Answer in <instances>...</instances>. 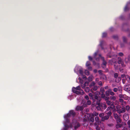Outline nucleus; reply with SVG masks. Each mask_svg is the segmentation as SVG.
I'll return each instance as SVG.
<instances>
[{
    "label": "nucleus",
    "instance_id": "obj_1",
    "mask_svg": "<svg viewBox=\"0 0 130 130\" xmlns=\"http://www.w3.org/2000/svg\"><path fill=\"white\" fill-rule=\"evenodd\" d=\"M97 92H95L94 93H89V95L91 99H92L93 102H95L96 100V104L98 106H96V108L98 111H103L105 109L107 108L106 104L105 103H100L101 99L100 97H98V95L99 94Z\"/></svg>",
    "mask_w": 130,
    "mask_h": 130
},
{
    "label": "nucleus",
    "instance_id": "obj_2",
    "mask_svg": "<svg viewBox=\"0 0 130 130\" xmlns=\"http://www.w3.org/2000/svg\"><path fill=\"white\" fill-rule=\"evenodd\" d=\"M76 115V113L73 110H70L69 113L64 116V118L67 122H69V120L68 119L71 115L74 116Z\"/></svg>",
    "mask_w": 130,
    "mask_h": 130
},
{
    "label": "nucleus",
    "instance_id": "obj_3",
    "mask_svg": "<svg viewBox=\"0 0 130 130\" xmlns=\"http://www.w3.org/2000/svg\"><path fill=\"white\" fill-rule=\"evenodd\" d=\"M106 103L108 105H110L111 106H110V107H108L107 108V110L109 109V108H111V109H112L114 108L115 106L114 104L111 103V102L110 101H109V100L106 101Z\"/></svg>",
    "mask_w": 130,
    "mask_h": 130
},
{
    "label": "nucleus",
    "instance_id": "obj_4",
    "mask_svg": "<svg viewBox=\"0 0 130 130\" xmlns=\"http://www.w3.org/2000/svg\"><path fill=\"white\" fill-rule=\"evenodd\" d=\"M102 60L103 61V63L102 64V66L103 68L105 69L106 67L107 62L105 60L104 57H102Z\"/></svg>",
    "mask_w": 130,
    "mask_h": 130
},
{
    "label": "nucleus",
    "instance_id": "obj_5",
    "mask_svg": "<svg viewBox=\"0 0 130 130\" xmlns=\"http://www.w3.org/2000/svg\"><path fill=\"white\" fill-rule=\"evenodd\" d=\"M117 62V60L115 58H112L109 61V63L111 64L112 63H116Z\"/></svg>",
    "mask_w": 130,
    "mask_h": 130
},
{
    "label": "nucleus",
    "instance_id": "obj_6",
    "mask_svg": "<svg viewBox=\"0 0 130 130\" xmlns=\"http://www.w3.org/2000/svg\"><path fill=\"white\" fill-rule=\"evenodd\" d=\"M84 107L83 106H77L75 108V110L77 111L79 110L82 111L84 109Z\"/></svg>",
    "mask_w": 130,
    "mask_h": 130
},
{
    "label": "nucleus",
    "instance_id": "obj_7",
    "mask_svg": "<svg viewBox=\"0 0 130 130\" xmlns=\"http://www.w3.org/2000/svg\"><path fill=\"white\" fill-rule=\"evenodd\" d=\"M124 90L126 91L130 92V85H126L124 88Z\"/></svg>",
    "mask_w": 130,
    "mask_h": 130
},
{
    "label": "nucleus",
    "instance_id": "obj_8",
    "mask_svg": "<svg viewBox=\"0 0 130 130\" xmlns=\"http://www.w3.org/2000/svg\"><path fill=\"white\" fill-rule=\"evenodd\" d=\"M125 62L126 63H130V55H128L127 58H125Z\"/></svg>",
    "mask_w": 130,
    "mask_h": 130
},
{
    "label": "nucleus",
    "instance_id": "obj_9",
    "mask_svg": "<svg viewBox=\"0 0 130 130\" xmlns=\"http://www.w3.org/2000/svg\"><path fill=\"white\" fill-rule=\"evenodd\" d=\"M109 117L108 116H106L103 117V118H102L101 119V121H104L105 120H107L109 118Z\"/></svg>",
    "mask_w": 130,
    "mask_h": 130
},
{
    "label": "nucleus",
    "instance_id": "obj_10",
    "mask_svg": "<svg viewBox=\"0 0 130 130\" xmlns=\"http://www.w3.org/2000/svg\"><path fill=\"white\" fill-rule=\"evenodd\" d=\"M118 63L119 64H122L123 63V61L121 58L118 57Z\"/></svg>",
    "mask_w": 130,
    "mask_h": 130
},
{
    "label": "nucleus",
    "instance_id": "obj_11",
    "mask_svg": "<svg viewBox=\"0 0 130 130\" xmlns=\"http://www.w3.org/2000/svg\"><path fill=\"white\" fill-rule=\"evenodd\" d=\"M105 43V42L103 41H102L100 42V45L101 47V48L102 50L104 49V48L103 46V45Z\"/></svg>",
    "mask_w": 130,
    "mask_h": 130
},
{
    "label": "nucleus",
    "instance_id": "obj_12",
    "mask_svg": "<svg viewBox=\"0 0 130 130\" xmlns=\"http://www.w3.org/2000/svg\"><path fill=\"white\" fill-rule=\"evenodd\" d=\"M97 124L96 123H95L94 124V125L95 127V128L96 130H100V127L99 126L97 125Z\"/></svg>",
    "mask_w": 130,
    "mask_h": 130
},
{
    "label": "nucleus",
    "instance_id": "obj_13",
    "mask_svg": "<svg viewBox=\"0 0 130 130\" xmlns=\"http://www.w3.org/2000/svg\"><path fill=\"white\" fill-rule=\"evenodd\" d=\"M125 111H128L130 109V107L128 105H127L125 106Z\"/></svg>",
    "mask_w": 130,
    "mask_h": 130
},
{
    "label": "nucleus",
    "instance_id": "obj_14",
    "mask_svg": "<svg viewBox=\"0 0 130 130\" xmlns=\"http://www.w3.org/2000/svg\"><path fill=\"white\" fill-rule=\"evenodd\" d=\"M95 121L96 122L95 123H96L97 124H98L99 122V117L98 116L95 117Z\"/></svg>",
    "mask_w": 130,
    "mask_h": 130
},
{
    "label": "nucleus",
    "instance_id": "obj_15",
    "mask_svg": "<svg viewBox=\"0 0 130 130\" xmlns=\"http://www.w3.org/2000/svg\"><path fill=\"white\" fill-rule=\"evenodd\" d=\"M98 88V87L96 86H95L91 88V90L92 89L94 91L97 90Z\"/></svg>",
    "mask_w": 130,
    "mask_h": 130
},
{
    "label": "nucleus",
    "instance_id": "obj_16",
    "mask_svg": "<svg viewBox=\"0 0 130 130\" xmlns=\"http://www.w3.org/2000/svg\"><path fill=\"white\" fill-rule=\"evenodd\" d=\"M122 126V124L119 123H117L116 125V128H121Z\"/></svg>",
    "mask_w": 130,
    "mask_h": 130
},
{
    "label": "nucleus",
    "instance_id": "obj_17",
    "mask_svg": "<svg viewBox=\"0 0 130 130\" xmlns=\"http://www.w3.org/2000/svg\"><path fill=\"white\" fill-rule=\"evenodd\" d=\"M110 99L111 100L115 101L116 100V98L115 96H112L110 97Z\"/></svg>",
    "mask_w": 130,
    "mask_h": 130
},
{
    "label": "nucleus",
    "instance_id": "obj_18",
    "mask_svg": "<svg viewBox=\"0 0 130 130\" xmlns=\"http://www.w3.org/2000/svg\"><path fill=\"white\" fill-rule=\"evenodd\" d=\"M113 116L115 119L116 120L120 117L117 114L115 113L113 114Z\"/></svg>",
    "mask_w": 130,
    "mask_h": 130
},
{
    "label": "nucleus",
    "instance_id": "obj_19",
    "mask_svg": "<svg viewBox=\"0 0 130 130\" xmlns=\"http://www.w3.org/2000/svg\"><path fill=\"white\" fill-rule=\"evenodd\" d=\"M85 90L86 92H89L90 91V89L89 87H86L85 88Z\"/></svg>",
    "mask_w": 130,
    "mask_h": 130
},
{
    "label": "nucleus",
    "instance_id": "obj_20",
    "mask_svg": "<svg viewBox=\"0 0 130 130\" xmlns=\"http://www.w3.org/2000/svg\"><path fill=\"white\" fill-rule=\"evenodd\" d=\"M123 39L124 43H127V39L125 37H123Z\"/></svg>",
    "mask_w": 130,
    "mask_h": 130
},
{
    "label": "nucleus",
    "instance_id": "obj_21",
    "mask_svg": "<svg viewBox=\"0 0 130 130\" xmlns=\"http://www.w3.org/2000/svg\"><path fill=\"white\" fill-rule=\"evenodd\" d=\"M116 121L117 123H121L122 122V120L120 119V117L117 119Z\"/></svg>",
    "mask_w": 130,
    "mask_h": 130
},
{
    "label": "nucleus",
    "instance_id": "obj_22",
    "mask_svg": "<svg viewBox=\"0 0 130 130\" xmlns=\"http://www.w3.org/2000/svg\"><path fill=\"white\" fill-rule=\"evenodd\" d=\"M121 109L123 113L125 112V107L124 106L121 107Z\"/></svg>",
    "mask_w": 130,
    "mask_h": 130
},
{
    "label": "nucleus",
    "instance_id": "obj_23",
    "mask_svg": "<svg viewBox=\"0 0 130 130\" xmlns=\"http://www.w3.org/2000/svg\"><path fill=\"white\" fill-rule=\"evenodd\" d=\"M80 124L79 123H78L77 125L75 126L74 129L75 130H76L78 127H80Z\"/></svg>",
    "mask_w": 130,
    "mask_h": 130
},
{
    "label": "nucleus",
    "instance_id": "obj_24",
    "mask_svg": "<svg viewBox=\"0 0 130 130\" xmlns=\"http://www.w3.org/2000/svg\"><path fill=\"white\" fill-rule=\"evenodd\" d=\"M95 83L94 82H92L91 83V84L90 86V88H91V87L95 86Z\"/></svg>",
    "mask_w": 130,
    "mask_h": 130
},
{
    "label": "nucleus",
    "instance_id": "obj_25",
    "mask_svg": "<svg viewBox=\"0 0 130 130\" xmlns=\"http://www.w3.org/2000/svg\"><path fill=\"white\" fill-rule=\"evenodd\" d=\"M88 82H86L84 83V84L83 86H82V88H84L85 87L88 85Z\"/></svg>",
    "mask_w": 130,
    "mask_h": 130
},
{
    "label": "nucleus",
    "instance_id": "obj_26",
    "mask_svg": "<svg viewBox=\"0 0 130 130\" xmlns=\"http://www.w3.org/2000/svg\"><path fill=\"white\" fill-rule=\"evenodd\" d=\"M126 96L125 95H123L122 94H120L119 95V97L120 98H124L125 96Z\"/></svg>",
    "mask_w": 130,
    "mask_h": 130
},
{
    "label": "nucleus",
    "instance_id": "obj_27",
    "mask_svg": "<svg viewBox=\"0 0 130 130\" xmlns=\"http://www.w3.org/2000/svg\"><path fill=\"white\" fill-rule=\"evenodd\" d=\"M101 77L102 78L104 79H106V75L104 74H102L101 76Z\"/></svg>",
    "mask_w": 130,
    "mask_h": 130
},
{
    "label": "nucleus",
    "instance_id": "obj_28",
    "mask_svg": "<svg viewBox=\"0 0 130 130\" xmlns=\"http://www.w3.org/2000/svg\"><path fill=\"white\" fill-rule=\"evenodd\" d=\"M126 78L128 82H130V77L128 75H127L126 77Z\"/></svg>",
    "mask_w": 130,
    "mask_h": 130
},
{
    "label": "nucleus",
    "instance_id": "obj_29",
    "mask_svg": "<svg viewBox=\"0 0 130 130\" xmlns=\"http://www.w3.org/2000/svg\"><path fill=\"white\" fill-rule=\"evenodd\" d=\"M85 74L86 75H89V71L87 70H85Z\"/></svg>",
    "mask_w": 130,
    "mask_h": 130
},
{
    "label": "nucleus",
    "instance_id": "obj_30",
    "mask_svg": "<svg viewBox=\"0 0 130 130\" xmlns=\"http://www.w3.org/2000/svg\"><path fill=\"white\" fill-rule=\"evenodd\" d=\"M105 94L104 93H103V92L102 93L101 95V97L103 98L104 99L105 97Z\"/></svg>",
    "mask_w": 130,
    "mask_h": 130
},
{
    "label": "nucleus",
    "instance_id": "obj_31",
    "mask_svg": "<svg viewBox=\"0 0 130 130\" xmlns=\"http://www.w3.org/2000/svg\"><path fill=\"white\" fill-rule=\"evenodd\" d=\"M90 62L89 61H87L86 63V66L87 67H88L90 65Z\"/></svg>",
    "mask_w": 130,
    "mask_h": 130
},
{
    "label": "nucleus",
    "instance_id": "obj_32",
    "mask_svg": "<svg viewBox=\"0 0 130 130\" xmlns=\"http://www.w3.org/2000/svg\"><path fill=\"white\" fill-rule=\"evenodd\" d=\"M127 104V102L126 101H124L121 104V105L123 106H125Z\"/></svg>",
    "mask_w": 130,
    "mask_h": 130
},
{
    "label": "nucleus",
    "instance_id": "obj_33",
    "mask_svg": "<svg viewBox=\"0 0 130 130\" xmlns=\"http://www.w3.org/2000/svg\"><path fill=\"white\" fill-rule=\"evenodd\" d=\"M105 95L107 96H109L110 95V92L107 90L105 92Z\"/></svg>",
    "mask_w": 130,
    "mask_h": 130
},
{
    "label": "nucleus",
    "instance_id": "obj_34",
    "mask_svg": "<svg viewBox=\"0 0 130 130\" xmlns=\"http://www.w3.org/2000/svg\"><path fill=\"white\" fill-rule=\"evenodd\" d=\"M129 10V8L128 7L127 5H126L124 9V11H126L128 10Z\"/></svg>",
    "mask_w": 130,
    "mask_h": 130
},
{
    "label": "nucleus",
    "instance_id": "obj_35",
    "mask_svg": "<svg viewBox=\"0 0 130 130\" xmlns=\"http://www.w3.org/2000/svg\"><path fill=\"white\" fill-rule=\"evenodd\" d=\"M104 115V114L103 113H101L99 114V116L100 117L102 118H103Z\"/></svg>",
    "mask_w": 130,
    "mask_h": 130
},
{
    "label": "nucleus",
    "instance_id": "obj_36",
    "mask_svg": "<svg viewBox=\"0 0 130 130\" xmlns=\"http://www.w3.org/2000/svg\"><path fill=\"white\" fill-rule=\"evenodd\" d=\"M76 90H80V91L81 90V91H82V89H81L80 87L79 86H78L77 87H76Z\"/></svg>",
    "mask_w": 130,
    "mask_h": 130
},
{
    "label": "nucleus",
    "instance_id": "obj_37",
    "mask_svg": "<svg viewBox=\"0 0 130 130\" xmlns=\"http://www.w3.org/2000/svg\"><path fill=\"white\" fill-rule=\"evenodd\" d=\"M106 114L107 115V116H108L109 117V116H110L111 114V112L110 111H109L107 112Z\"/></svg>",
    "mask_w": 130,
    "mask_h": 130
},
{
    "label": "nucleus",
    "instance_id": "obj_38",
    "mask_svg": "<svg viewBox=\"0 0 130 130\" xmlns=\"http://www.w3.org/2000/svg\"><path fill=\"white\" fill-rule=\"evenodd\" d=\"M104 99L106 101H108L110 99V97L109 98L108 96H105V98H104Z\"/></svg>",
    "mask_w": 130,
    "mask_h": 130
},
{
    "label": "nucleus",
    "instance_id": "obj_39",
    "mask_svg": "<svg viewBox=\"0 0 130 130\" xmlns=\"http://www.w3.org/2000/svg\"><path fill=\"white\" fill-rule=\"evenodd\" d=\"M65 127L64 128V130H68V129L69 127V126L66 125H65Z\"/></svg>",
    "mask_w": 130,
    "mask_h": 130
},
{
    "label": "nucleus",
    "instance_id": "obj_40",
    "mask_svg": "<svg viewBox=\"0 0 130 130\" xmlns=\"http://www.w3.org/2000/svg\"><path fill=\"white\" fill-rule=\"evenodd\" d=\"M76 88L75 87H73V88H72V91H73V92L74 93L76 91Z\"/></svg>",
    "mask_w": 130,
    "mask_h": 130
},
{
    "label": "nucleus",
    "instance_id": "obj_41",
    "mask_svg": "<svg viewBox=\"0 0 130 130\" xmlns=\"http://www.w3.org/2000/svg\"><path fill=\"white\" fill-rule=\"evenodd\" d=\"M118 55L122 57L124 56L122 52L119 53L118 54Z\"/></svg>",
    "mask_w": 130,
    "mask_h": 130
},
{
    "label": "nucleus",
    "instance_id": "obj_42",
    "mask_svg": "<svg viewBox=\"0 0 130 130\" xmlns=\"http://www.w3.org/2000/svg\"><path fill=\"white\" fill-rule=\"evenodd\" d=\"M107 36V33L105 32H104L102 34V37H105Z\"/></svg>",
    "mask_w": 130,
    "mask_h": 130
},
{
    "label": "nucleus",
    "instance_id": "obj_43",
    "mask_svg": "<svg viewBox=\"0 0 130 130\" xmlns=\"http://www.w3.org/2000/svg\"><path fill=\"white\" fill-rule=\"evenodd\" d=\"M90 120L92 122H93L94 121V118L93 117H92L90 118Z\"/></svg>",
    "mask_w": 130,
    "mask_h": 130
},
{
    "label": "nucleus",
    "instance_id": "obj_44",
    "mask_svg": "<svg viewBox=\"0 0 130 130\" xmlns=\"http://www.w3.org/2000/svg\"><path fill=\"white\" fill-rule=\"evenodd\" d=\"M117 111L118 113L119 114L123 113L121 111V110L120 109H117Z\"/></svg>",
    "mask_w": 130,
    "mask_h": 130
},
{
    "label": "nucleus",
    "instance_id": "obj_45",
    "mask_svg": "<svg viewBox=\"0 0 130 130\" xmlns=\"http://www.w3.org/2000/svg\"><path fill=\"white\" fill-rule=\"evenodd\" d=\"M125 43H120V46L121 47H123L125 46Z\"/></svg>",
    "mask_w": 130,
    "mask_h": 130
},
{
    "label": "nucleus",
    "instance_id": "obj_46",
    "mask_svg": "<svg viewBox=\"0 0 130 130\" xmlns=\"http://www.w3.org/2000/svg\"><path fill=\"white\" fill-rule=\"evenodd\" d=\"M87 105H90L91 104V102L90 101L88 100L87 101Z\"/></svg>",
    "mask_w": 130,
    "mask_h": 130
},
{
    "label": "nucleus",
    "instance_id": "obj_47",
    "mask_svg": "<svg viewBox=\"0 0 130 130\" xmlns=\"http://www.w3.org/2000/svg\"><path fill=\"white\" fill-rule=\"evenodd\" d=\"M124 101L123 99H122L120 98L119 99V101L120 103H122Z\"/></svg>",
    "mask_w": 130,
    "mask_h": 130
},
{
    "label": "nucleus",
    "instance_id": "obj_48",
    "mask_svg": "<svg viewBox=\"0 0 130 130\" xmlns=\"http://www.w3.org/2000/svg\"><path fill=\"white\" fill-rule=\"evenodd\" d=\"M113 38L117 40L118 39V36L117 35H114L113 36Z\"/></svg>",
    "mask_w": 130,
    "mask_h": 130
},
{
    "label": "nucleus",
    "instance_id": "obj_49",
    "mask_svg": "<svg viewBox=\"0 0 130 130\" xmlns=\"http://www.w3.org/2000/svg\"><path fill=\"white\" fill-rule=\"evenodd\" d=\"M98 84L100 86H102V83L101 81H99L98 83Z\"/></svg>",
    "mask_w": 130,
    "mask_h": 130
},
{
    "label": "nucleus",
    "instance_id": "obj_50",
    "mask_svg": "<svg viewBox=\"0 0 130 130\" xmlns=\"http://www.w3.org/2000/svg\"><path fill=\"white\" fill-rule=\"evenodd\" d=\"M110 95L111 96H114L115 95V93L113 92L112 91L110 92Z\"/></svg>",
    "mask_w": 130,
    "mask_h": 130
},
{
    "label": "nucleus",
    "instance_id": "obj_51",
    "mask_svg": "<svg viewBox=\"0 0 130 130\" xmlns=\"http://www.w3.org/2000/svg\"><path fill=\"white\" fill-rule=\"evenodd\" d=\"M118 74L117 73H115L114 74V77L115 78H116L118 77Z\"/></svg>",
    "mask_w": 130,
    "mask_h": 130
},
{
    "label": "nucleus",
    "instance_id": "obj_52",
    "mask_svg": "<svg viewBox=\"0 0 130 130\" xmlns=\"http://www.w3.org/2000/svg\"><path fill=\"white\" fill-rule=\"evenodd\" d=\"M79 72L80 74H81V75L83 74V71L82 69H80L79 70Z\"/></svg>",
    "mask_w": 130,
    "mask_h": 130
},
{
    "label": "nucleus",
    "instance_id": "obj_53",
    "mask_svg": "<svg viewBox=\"0 0 130 130\" xmlns=\"http://www.w3.org/2000/svg\"><path fill=\"white\" fill-rule=\"evenodd\" d=\"M118 89L116 88H114L113 89V91L115 92H117L118 91Z\"/></svg>",
    "mask_w": 130,
    "mask_h": 130
},
{
    "label": "nucleus",
    "instance_id": "obj_54",
    "mask_svg": "<svg viewBox=\"0 0 130 130\" xmlns=\"http://www.w3.org/2000/svg\"><path fill=\"white\" fill-rule=\"evenodd\" d=\"M82 77L83 79H86L87 77L85 75H84L83 74H82Z\"/></svg>",
    "mask_w": 130,
    "mask_h": 130
},
{
    "label": "nucleus",
    "instance_id": "obj_55",
    "mask_svg": "<svg viewBox=\"0 0 130 130\" xmlns=\"http://www.w3.org/2000/svg\"><path fill=\"white\" fill-rule=\"evenodd\" d=\"M99 74H101V75H102V74H102V70H99L98 71Z\"/></svg>",
    "mask_w": 130,
    "mask_h": 130
},
{
    "label": "nucleus",
    "instance_id": "obj_56",
    "mask_svg": "<svg viewBox=\"0 0 130 130\" xmlns=\"http://www.w3.org/2000/svg\"><path fill=\"white\" fill-rule=\"evenodd\" d=\"M98 53V52H96L94 53V58H95V57L97 55Z\"/></svg>",
    "mask_w": 130,
    "mask_h": 130
},
{
    "label": "nucleus",
    "instance_id": "obj_57",
    "mask_svg": "<svg viewBox=\"0 0 130 130\" xmlns=\"http://www.w3.org/2000/svg\"><path fill=\"white\" fill-rule=\"evenodd\" d=\"M75 93L79 95L80 94V92L78 91H76L75 92Z\"/></svg>",
    "mask_w": 130,
    "mask_h": 130
},
{
    "label": "nucleus",
    "instance_id": "obj_58",
    "mask_svg": "<svg viewBox=\"0 0 130 130\" xmlns=\"http://www.w3.org/2000/svg\"><path fill=\"white\" fill-rule=\"evenodd\" d=\"M85 98L87 100H88L89 99V97L88 95H86L85 96Z\"/></svg>",
    "mask_w": 130,
    "mask_h": 130
},
{
    "label": "nucleus",
    "instance_id": "obj_59",
    "mask_svg": "<svg viewBox=\"0 0 130 130\" xmlns=\"http://www.w3.org/2000/svg\"><path fill=\"white\" fill-rule=\"evenodd\" d=\"M88 59L90 60H92V58L91 56H88Z\"/></svg>",
    "mask_w": 130,
    "mask_h": 130
},
{
    "label": "nucleus",
    "instance_id": "obj_60",
    "mask_svg": "<svg viewBox=\"0 0 130 130\" xmlns=\"http://www.w3.org/2000/svg\"><path fill=\"white\" fill-rule=\"evenodd\" d=\"M88 70H92V68L90 66H88Z\"/></svg>",
    "mask_w": 130,
    "mask_h": 130
},
{
    "label": "nucleus",
    "instance_id": "obj_61",
    "mask_svg": "<svg viewBox=\"0 0 130 130\" xmlns=\"http://www.w3.org/2000/svg\"><path fill=\"white\" fill-rule=\"evenodd\" d=\"M121 80V77H118V81L119 82Z\"/></svg>",
    "mask_w": 130,
    "mask_h": 130
},
{
    "label": "nucleus",
    "instance_id": "obj_62",
    "mask_svg": "<svg viewBox=\"0 0 130 130\" xmlns=\"http://www.w3.org/2000/svg\"><path fill=\"white\" fill-rule=\"evenodd\" d=\"M125 77V76L124 74H122L121 75V77L122 78Z\"/></svg>",
    "mask_w": 130,
    "mask_h": 130
},
{
    "label": "nucleus",
    "instance_id": "obj_63",
    "mask_svg": "<svg viewBox=\"0 0 130 130\" xmlns=\"http://www.w3.org/2000/svg\"><path fill=\"white\" fill-rule=\"evenodd\" d=\"M94 72L95 73H96L97 72V70L96 69H94L93 70Z\"/></svg>",
    "mask_w": 130,
    "mask_h": 130
},
{
    "label": "nucleus",
    "instance_id": "obj_64",
    "mask_svg": "<svg viewBox=\"0 0 130 130\" xmlns=\"http://www.w3.org/2000/svg\"><path fill=\"white\" fill-rule=\"evenodd\" d=\"M127 124L128 125H130V120H128V121Z\"/></svg>",
    "mask_w": 130,
    "mask_h": 130
}]
</instances>
